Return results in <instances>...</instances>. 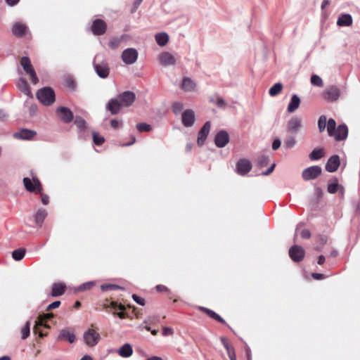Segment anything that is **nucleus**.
Masks as SVG:
<instances>
[{"instance_id": "nucleus-36", "label": "nucleus", "mask_w": 360, "mask_h": 360, "mask_svg": "<svg viewBox=\"0 0 360 360\" xmlns=\"http://www.w3.org/2000/svg\"><path fill=\"white\" fill-rule=\"evenodd\" d=\"M155 38L157 44L161 46L166 45L169 41V36L165 32L156 34Z\"/></svg>"}, {"instance_id": "nucleus-16", "label": "nucleus", "mask_w": 360, "mask_h": 360, "mask_svg": "<svg viewBox=\"0 0 360 360\" xmlns=\"http://www.w3.org/2000/svg\"><path fill=\"white\" fill-rule=\"evenodd\" d=\"M229 142V135L224 131H219L215 136L214 143L218 148L224 147Z\"/></svg>"}, {"instance_id": "nucleus-41", "label": "nucleus", "mask_w": 360, "mask_h": 360, "mask_svg": "<svg viewBox=\"0 0 360 360\" xmlns=\"http://www.w3.org/2000/svg\"><path fill=\"white\" fill-rule=\"evenodd\" d=\"M92 136L94 143L96 146H101L105 142V138L96 131L92 133Z\"/></svg>"}, {"instance_id": "nucleus-7", "label": "nucleus", "mask_w": 360, "mask_h": 360, "mask_svg": "<svg viewBox=\"0 0 360 360\" xmlns=\"http://www.w3.org/2000/svg\"><path fill=\"white\" fill-rule=\"evenodd\" d=\"M340 96V89L335 85L329 86L322 92V97L328 102H335Z\"/></svg>"}, {"instance_id": "nucleus-18", "label": "nucleus", "mask_w": 360, "mask_h": 360, "mask_svg": "<svg viewBox=\"0 0 360 360\" xmlns=\"http://www.w3.org/2000/svg\"><path fill=\"white\" fill-rule=\"evenodd\" d=\"M301 127L302 120L297 117H293L288 122L286 129L288 132L296 133Z\"/></svg>"}, {"instance_id": "nucleus-62", "label": "nucleus", "mask_w": 360, "mask_h": 360, "mask_svg": "<svg viewBox=\"0 0 360 360\" xmlns=\"http://www.w3.org/2000/svg\"><path fill=\"white\" fill-rule=\"evenodd\" d=\"M110 126L113 128V129H117L120 126V122L119 121L113 119L110 121Z\"/></svg>"}, {"instance_id": "nucleus-21", "label": "nucleus", "mask_w": 360, "mask_h": 360, "mask_svg": "<svg viewBox=\"0 0 360 360\" xmlns=\"http://www.w3.org/2000/svg\"><path fill=\"white\" fill-rule=\"evenodd\" d=\"M53 317V314L52 313L44 314L40 315L38 317L37 321H36V325L34 327L33 330L34 333H38V327L39 326H44L46 328H49V326L46 324V322L51 320Z\"/></svg>"}, {"instance_id": "nucleus-48", "label": "nucleus", "mask_w": 360, "mask_h": 360, "mask_svg": "<svg viewBox=\"0 0 360 360\" xmlns=\"http://www.w3.org/2000/svg\"><path fill=\"white\" fill-rule=\"evenodd\" d=\"M65 85L66 87L74 90L76 87V82L73 78L68 77L65 80Z\"/></svg>"}, {"instance_id": "nucleus-15", "label": "nucleus", "mask_w": 360, "mask_h": 360, "mask_svg": "<svg viewBox=\"0 0 360 360\" xmlns=\"http://www.w3.org/2000/svg\"><path fill=\"white\" fill-rule=\"evenodd\" d=\"M252 169L251 162L247 159H240L236 164V172L240 175H245Z\"/></svg>"}, {"instance_id": "nucleus-28", "label": "nucleus", "mask_w": 360, "mask_h": 360, "mask_svg": "<svg viewBox=\"0 0 360 360\" xmlns=\"http://www.w3.org/2000/svg\"><path fill=\"white\" fill-rule=\"evenodd\" d=\"M199 309L205 313L208 316L213 319L214 320L217 321L221 323L226 324L225 320L222 319L217 313H215L214 311L203 307H200Z\"/></svg>"}, {"instance_id": "nucleus-20", "label": "nucleus", "mask_w": 360, "mask_h": 360, "mask_svg": "<svg viewBox=\"0 0 360 360\" xmlns=\"http://www.w3.org/2000/svg\"><path fill=\"white\" fill-rule=\"evenodd\" d=\"M161 65L164 66L173 65L176 63L175 57L169 52H162L158 56Z\"/></svg>"}, {"instance_id": "nucleus-9", "label": "nucleus", "mask_w": 360, "mask_h": 360, "mask_svg": "<svg viewBox=\"0 0 360 360\" xmlns=\"http://www.w3.org/2000/svg\"><path fill=\"white\" fill-rule=\"evenodd\" d=\"M117 99L122 108H127L133 104L136 99V95L132 91H126L120 94L117 96Z\"/></svg>"}, {"instance_id": "nucleus-56", "label": "nucleus", "mask_w": 360, "mask_h": 360, "mask_svg": "<svg viewBox=\"0 0 360 360\" xmlns=\"http://www.w3.org/2000/svg\"><path fill=\"white\" fill-rule=\"evenodd\" d=\"M155 289L158 292H169V290L167 287L163 285H158L155 287Z\"/></svg>"}, {"instance_id": "nucleus-17", "label": "nucleus", "mask_w": 360, "mask_h": 360, "mask_svg": "<svg viewBox=\"0 0 360 360\" xmlns=\"http://www.w3.org/2000/svg\"><path fill=\"white\" fill-rule=\"evenodd\" d=\"M210 128H211L210 122H209V121L206 122L204 124V125L202 126V127L201 128V129L200 130V131L198 132V140H197L198 146H202L204 144L205 141L206 140V139L210 133Z\"/></svg>"}, {"instance_id": "nucleus-22", "label": "nucleus", "mask_w": 360, "mask_h": 360, "mask_svg": "<svg viewBox=\"0 0 360 360\" xmlns=\"http://www.w3.org/2000/svg\"><path fill=\"white\" fill-rule=\"evenodd\" d=\"M340 164L339 156L334 155L328 159L326 165V169L329 172H335L338 169Z\"/></svg>"}, {"instance_id": "nucleus-29", "label": "nucleus", "mask_w": 360, "mask_h": 360, "mask_svg": "<svg viewBox=\"0 0 360 360\" xmlns=\"http://www.w3.org/2000/svg\"><path fill=\"white\" fill-rule=\"evenodd\" d=\"M17 87L20 91H22L25 95L28 96H32L30 86L25 79L21 78L18 80L17 83Z\"/></svg>"}, {"instance_id": "nucleus-25", "label": "nucleus", "mask_w": 360, "mask_h": 360, "mask_svg": "<svg viewBox=\"0 0 360 360\" xmlns=\"http://www.w3.org/2000/svg\"><path fill=\"white\" fill-rule=\"evenodd\" d=\"M122 108L117 98L109 100L106 104V109L110 111L111 115H117Z\"/></svg>"}, {"instance_id": "nucleus-60", "label": "nucleus", "mask_w": 360, "mask_h": 360, "mask_svg": "<svg viewBox=\"0 0 360 360\" xmlns=\"http://www.w3.org/2000/svg\"><path fill=\"white\" fill-rule=\"evenodd\" d=\"M311 276L313 277V278L316 280H321L326 278V276L323 274L319 273H312Z\"/></svg>"}, {"instance_id": "nucleus-52", "label": "nucleus", "mask_w": 360, "mask_h": 360, "mask_svg": "<svg viewBox=\"0 0 360 360\" xmlns=\"http://www.w3.org/2000/svg\"><path fill=\"white\" fill-rule=\"evenodd\" d=\"M120 44V40L117 38H112L108 42L109 46L112 49H117L119 46Z\"/></svg>"}, {"instance_id": "nucleus-2", "label": "nucleus", "mask_w": 360, "mask_h": 360, "mask_svg": "<svg viewBox=\"0 0 360 360\" xmlns=\"http://www.w3.org/2000/svg\"><path fill=\"white\" fill-rule=\"evenodd\" d=\"M100 305L101 307H96V310H105L108 311V309H113L114 310L119 309L120 310V312L116 313L115 311H113V314L117 315L122 319L127 318V314L124 312L126 307L121 303H118L116 301H109L108 299H105Z\"/></svg>"}, {"instance_id": "nucleus-38", "label": "nucleus", "mask_w": 360, "mask_h": 360, "mask_svg": "<svg viewBox=\"0 0 360 360\" xmlns=\"http://www.w3.org/2000/svg\"><path fill=\"white\" fill-rule=\"evenodd\" d=\"M283 89V84L280 82L274 84L269 91V94L271 96H276L279 94Z\"/></svg>"}, {"instance_id": "nucleus-49", "label": "nucleus", "mask_w": 360, "mask_h": 360, "mask_svg": "<svg viewBox=\"0 0 360 360\" xmlns=\"http://www.w3.org/2000/svg\"><path fill=\"white\" fill-rule=\"evenodd\" d=\"M136 128L140 132L150 131L152 129L151 126L146 123H139Z\"/></svg>"}, {"instance_id": "nucleus-13", "label": "nucleus", "mask_w": 360, "mask_h": 360, "mask_svg": "<svg viewBox=\"0 0 360 360\" xmlns=\"http://www.w3.org/2000/svg\"><path fill=\"white\" fill-rule=\"evenodd\" d=\"M56 115L65 123H70L74 119L72 112L66 107H59L56 109Z\"/></svg>"}, {"instance_id": "nucleus-33", "label": "nucleus", "mask_w": 360, "mask_h": 360, "mask_svg": "<svg viewBox=\"0 0 360 360\" xmlns=\"http://www.w3.org/2000/svg\"><path fill=\"white\" fill-rule=\"evenodd\" d=\"M300 99L297 95H293L291 98L290 102L288 106V111L289 112H295L300 106Z\"/></svg>"}, {"instance_id": "nucleus-47", "label": "nucleus", "mask_w": 360, "mask_h": 360, "mask_svg": "<svg viewBox=\"0 0 360 360\" xmlns=\"http://www.w3.org/2000/svg\"><path fill=\"white\" fill-rule=\"evenodd\" d=\"M95 285V283L94 281H89L79 285L77 288L79 291H84L87 290L91 289Z\"/></svg>"}, {"instance_id": "nucleus-64", "label": "nucleus", "mask_w": 360, "mask_h": 360, "mask_svg": "<svg viewBox=\"0 0 360 360\" xmlns=\"http://www.w3.org/2000/svg\"><path fill=\"white\" fill-rule=\"evenodd\" d=\"M19 1L20 0H6V2L8 5L13 6L16 5Z\"/></svg>"}, {"instance_id": "nucleus-35", "label": "nucleus", "mask_w": 360, "mask_h": 360, "mask_svg": "<svg viewBox=\"0 0 360 360\" xmlns=\"http://www.w3.org/2000/svg\"><path fill=\"white\" fill-rule=\"evenodd\" d=\"M132 353V347L128 343L124 344L123 346H122L118 351L119 355L122 357H129L130 356H131Z\"/></svg>"}, {"instance_id": "nucleus-45", "label": "nucleus", "mask_w": 360, "mask_h": 360, "mask_svg": "<svg viewBox=\"0 0 360 360\" xmlns=\"http://www.w3.org/2000/svg\"><path fill=\"white\" fill-rule=\"evenodd\" d=\"M74 123L81 130L86 128V121L81 117H76Z\"/></svg>"}, {"instance_id": "nucleus-5", "label": "nucleus", "mask_w": 360, "mask_h": 360, "mask_svg": "<svg viewBox=\"0 0 360 360\" xmlns=\"http://www.w3.org/2000/svg\"><path fill=\"white\" fill-rule=\"evenodd\" d=\"M94 67L97 75L101 78H106L109 75L110 69L106 60H100V56H96L94 60Z\"/></svg>"}, {"instance_id": "nucleus-53", "label": "nucleus", "mask_w": 360, "mask_h": 360, "mask_svg": "<svg viewBox=\"0 0 360 360\" xmlns=\"http://www.w3.org/2000/svg\"><path fill=\"white\" fill-rule=\"evenodd\" d=\"M132 298L133 300L139 304L140 305H145V300L139 296H138L136 294H134L132 295Z\"/></svg>"}, {"instance_id": "nucleus-50", "label": "nucleus", "mask_w": 360, "mask_h": 360, "mask_svg": "<svg viewBox=\"0 0 360 360\" xmlns=\"http://www.w3.org/2000/svg\"><path fill=\"white\" fill-rule=\"evenodd\" d=\"M295 143L296 141L293 136H289L284 141V146L288 148H292Z\"/></svg>"}, {"instance_id": "nucleus-1", "label": "nucleus", "mask_w": 360, "mask_h": 360, "mask_svg": "<svg viewBox=\"0 0 360 360\" xmlns=\"http://www.w3.org/2000/svg\"><path fill=\"white\" fill-rule=\"evenodd\" d=\"M318 127L320 132H323L326 127L330 136H333L337 141H344L348 136V129L345 124H340L336 128V122L330 118L328 121L325 115L319 117Z\"/></svg>"}, {"instance_id": "nucleus-26", "label": "nucleus", "mask_w": 360, "mask_h": 360, "mask_svg": "<svg viewBox=\"0 0 360 360\" xmlns=\"http://www.w3.org/2000/svg\"><path fill=\"white\" fill-rule=\"evenodd\" d=\"M27 31V27L25 24L21 22H15L13 25L12 32L16 37L24 36Z\"/></svg>"}, {"instance_id": "nucleus-11", "label": "nucleus", "mask_w": 360, "mask_h": 360, "mask_svg": "<svg viewBox=\"0 0 360 360\" xmlns=\"http://www.w3.org/2000/svg\"><path fill=\"white\" fill-rule=\"evenodd\" d=\"M138 58V51L133 48L125 49L122 54L123 62L127 65L134 64Z\"/></svg>"}, {"instance_id": "nucleus-24", "label": "nucleus", "mask_w": 360, "mask_h": 360, "mask_svg": "<svg viewBox=\"0 0 360 360\" xmlns=\"http://www.w3.org/2000/svg\"><path fill=\"white\" fill-rule=\"evenodd\" d=\"M37 134L36 131L27 129H22L18 132H15L13 134V137L15 139H23V140H30Z\"/></svg>"}, {"instance_id": "nucleus-40", "label": "nucleus", "mask_w": 360, "mask_h": 360, "mask_svg": "<svg viewBox=\"0 0 360 360\" xmlns=\"http://www.w3.org/2000/svg\"><path fill=\"white\" fill-rule=\"evenodd\" d=\"M118 289L124 290V288L115 285V284H110V283H105L101 285V290L102 291H107V290H116Z\"/></svg>"}, {"instance_id": "nucleus-8", "label": "nucleus", "mask_w": 360, "mask_h": 360, "mask_svg": "<svg viewBox=\"0 0 360 360\" xmlns=\"http://www.w3.org/2000/svg\"><path fill=\"white\" fill-rule=\"evenodd\" d=\"M83 338L88 346L94 347L98 342L101 337L96 330L91 328L84 332Z\"/></svg>"}, {"instance_id": "nucleus-10", "label": "nucleus", "mask_w": 360, "mask_h": 360, "mask_svg": "<svg viewBox=\"0 0 360 360\" xmlns=\"http://www.w3.org/2000/svg\"><path fill=\"white\" fill-rule=\"evenodd\" d=\"M288 253L290 259L295 262H300L302 261L305 255V251L304 248L302 246L297 245H292L289 249Z\"/></svg>"}, {"instance_id": "nucleus-57", "label": "nucleus", "mask_w": 360, "mask_h": 360, "mask_svg": "<svg viewBox=\"0 0 360 360\" xmlns=\"http://www.w3.org/2000/svg\"><path fill=\"white\" fill-rule=\"evenodd\" d=\"M300 236L302 238H309L311 237V233L308 229H303L301 233Z\"/></svg>"}, {"instance_id": "nucleus-55", "label": "nucleus", "mask_w": 360, "mask_h": 360, "mask_svg": "<svg viewBox=\"0 0 360 360\" xmlns=\"http://www.w3.org/2000/svg\"><path fill=\"white\" fill-rule=\"evenodd\" d=\"M215 103L219 108H224L226 105L225 101L221 97L217 98V101H216Z\"/></svg>"}, {"instance_id": "nucleus-30", "label": "nucleus", "mask_w": 360, "mask_h": 360, "mask_svg": "<svg viewBox=\"0 0 360 360\" xmlns=\"http://www.w3.org/2000/svg\"><path fill=\"white\" fill-rule=\"evenodd\" d=\"M47 216V212L44 209H39L34 215V222L37 226H41L44 220Z\"/></svg>"}, {"instance_id": "nucleus-6", "label": "nucleus", "mask_w": 360, "mask_h": 360, "mask_svg": "<svg viewBox=\"0 0 360 360\" xmlns=\"http://www.w3.org/2000/svg\"><path fill=\"white\" fill-rule=\"evenodd\" d=\"M23 184L26 190L31 193H41L43 189L40 181L36 176L32 177V179L25 177Z\"/></svg>"}, {"instance_id": "nucleus-31", "label": "nucleus", "mask_w": 360, "mask_h": 360, "mask_svg": "<svg viewBox=\"0 0 360 360\" xmlns=\"http://www.w3.org/2000/svg\"><path fill=\"white\" fill-rule=\"evenodd\" d=\"M196 84L189 77H184L181 84V89L186 91H191L195 89Z\"/></svg>"}, {"instance_id": "nucleus-34", "label": "nucleus", "mask_w": 360, "mask_h": 360, "mask_svg": "<svg viewBox=\"0 0 360 360\" xmlns=\"http://www.w3.org/2000/svg\"><path fill=\"white\" fill-rule=\"evenodd\" d=\"M337 24L339 26H349L352 24V18L349 14H342L339 17Z\"/></svg>"}, {"instance_id": "nucleus-63", "label": "nucleus", "mask_w": 360, "mask_h": 360, "mask_svg": "<svg viewBox=\"0 0 360 360\" xmlns=\"http://www.w3.org/2000/svg\"><path fill=\"white\" fill-rule=\"evenodd\" d=\"M274 167H275V164H273L266 171H265L262 174L264 175H269V174H270L273 172Z\"/></svg>"}, {"instance_id": "nucleus-39", "label": "nucleus", "mask_w": 360, "mask_h": 360, "mask_svg": "<svg viewBox=\"0 0 360 360\" xmlns=\"http://www.w3.org/2000/svg\"><path fill=\"white\" fill-rule=\"evenodd\" d=\"M25 250L23 248H19V249L15 250L12 252V257L16 261L21 260L25 257Z\"/></svg>"}, {"instance_id": "nucleus-12", "label": "nucleus", "mask_w": 360, "mask_h": 360, "mask_svg": "<svg viewBox=\"0 0 360 360\" xmlns=\"http://www.w3.org/2000/svg\"><path fill=\"white\" fill-rule=\"evenodd\" d=\"M91 30L94 35H103L107 30V24L103 20L96 19L92 22Z\"/></svg>"}, {"instance_id": "nucleus-14", "label": "nucleus", "mask_w": 360, "mask_h": 360, "mask_svg": "<svg viewBox=\"0 0 360 360\" xmlns=\"http://www.w3.org/2000/svg\"><path fill=\"white\" fill-rule=\"evenodd\" d=\"M321 171L319 166L309 167L302 172V178L306 181L314 179L321 174Z\"/></svg>"}, {"instance_id": "nucleus-32", "label": "nucleus", "mask_w": 360, "mask_h": 360, "mask_svg": "<svg viewBox=\"0 0 360 360\" xmlns=\"http://www.w3.org/2000/svg\"><path fill=\"white\" fill-rule=\"evenodd\" d=\"M58 339L60 340H65L72 343L75 341V335L68 330H62L60 332Z\"/></svg>"}, {"instance_id": "nucleus-46", "label": "nucleus", "mask_w": 360, "mask_h": 360, "mask_svg": "<svg viewBox=\"0 0 360 360\" xmlns=\"http://www.w3.org/2000/svg\"><path fill=\"white\" fill-rule=\"evenodd\" d=\"M30 322H27L25 325L23 326V328L21 330V334H22V339L25 340L26 339L29 335L30 333Z\"/></svg>"}, {"instance_id": "nucleus-19", "label": "nucleus", "mask_w": 360, "mask_h": 360, "mask_svg": "<svg viewBox=\"0 0 360 360\" xmlns=\"http://www.w3.org/2000/svg\"><path fill=\"white\" fill-rule=\"evenodd\" d=\"M220 340L226 349L230 360H237L235 349L232 343L226 337H221Z\"/></svg>"}, {"instance_id": "nucleus-37", "label": "nucleus", "mask_w": 360, "mask_h": 360, "mask_svg": "<svg viewBox=\"0 0 360 360\" xmlns=\"http://www.w3.org/2000/svg\"><path fill=\"white\" fill-rule=\"evenodd\" d=\"M324 155V150L322 148H315L309 154V158L311 160H317L321 159Z\"/></svg>"}, {"instance_id": "nucleus-54", "label": "nucleus", "mask_w": 360, "mask_h": 360, "mask_svg": "<svg viewBox=\"0 0 360 360\" xmlns=\"http://www.w3.org/2000/svg\"><path fill=\"white\" fill-rule=\"evenodd\" d=\"M60 305V301H55V302H52L51 304H50L47 307L46 311H51L53 309H56V308L59 307Z\"/></svg>"}, {"instance_id": "nucleus-61", "label": "nucleus", "mask_w": 360, "mask_h": 360, "mask_svg": "<svg viewBox=\"0 0 360 360\" xmlns=\"http://www.w3.org/2000/svg\"><path fill=\"white\" fill-rule=\"evenodd\" d=\"M280 146H281V141L278 139H277L274 140L272 143V149L274 150H276L279 148Z\"/></svg>"}, {"instance_id": "nucleus-44", "label": "nucleus", "mask_w": 360, "mask_h": 360, "mask_svg": "<svg viewBox=\"0 0 360 360\" xmlns=\"http://www.w3.org/2000/svg\"><path fill=\"white\" fill-rule=\"evenodd\" d=\"M269 163V158L265 155H262L257 158V165L259 167H264Z\"/></svg>"}, {"instance_id": "nucleus-59", "label": "nucleus", "mask_w": 360, "mask_h": 360, "mask_svg": "<svg viewBox=\"0 0 360 360\" xmlns=\"http://www.w3.org/2000/svg\"><path fill=\"white\" fill-rule=\"evenodd\" d=\"M173 334V330L170 328L164 327L162 329V335L164 336L172 335Z\"/></svg>"}, {"instance_id": "nucleus-51", "label": "nucleus", "mask_w": 360, "mask_h": 360, "mask_svg": "<svg viewBox=\"0 0 360 360\" xmlns=\"http://www.w3.org/2000/svg\"><path fill=\"white\" fill-rule=\"evenodd\" d=\"M184 109V104L181 102H176L172 105V110L174 113H179Z\"/></svg>"}, {"instance_id": "nucleus-27", "label": "nucleus", "mask_w": 360, "mask_h": 360, "mask_svg": "<svg viewBox=\"0 0 360 360\" xmlns=\"http://www.w3.org/2000/svg\"><path fill=\"white\" fill-rule=\"evenodd\" d=\"M66 286L63 283H55L52 285L51 295L52 297H58L65 293Z\"/></svg>"}, {"instance_id": "nucleus-23", "label": "nucleus", "mask_w": 360, "mask_h": 360, "mask_svg": "<svg viewBox=\"0 0 360 360\" xmlns=\"http://www.w3.org/2000/svg\"><path fill=\"white\" fill-rule=\"evenodd\" d=\"M195 122V114L192 110H186L182 114V123L186 127H191Z\"/></svg>"}, {"instance_id": "nucleus-58", "label": "nucleus", "mask_w": 360, "mask_h": 360, "mask_svg": "<svg viewBox=\"0 0 360 360\" xmlns=\"http://www.w3.org/2000/svg\"><path fill=\"white\" fill-rule=\"evenodd\" d=\"M41 201L44 205H47L49 202V198L47 195L44 194L41 192Z\"/></svg>"}, {"instance_id": "nucleus-4", "label": "nucleus", "mask_w": 360, "mask_h": 360, "mask_svg": "<svg viewBox=\"0 0 360 360\" xmlns=\"http://www.w3.org/2000/svg\"><path fill=\"white\" fill-rule=\"evenodd\" d=\"M20 63L25 73L29 75L31 82L33 84H37L39 82V79L30 59L27 56H22L20 58Z\"/></svg>"}, {"instance_id": "nucleus-42", "label": "nucleus", "mask_w": 360, "mask_h": 360, "mask_svg": "<svg viewBox=\"0 0 360 360\" xmlns=\"http://www.w3.org/2000/svg\"><path fill=\"white\" fill-rule=\"evenodd\" d=\"M340 188H341V190L343 189L342 186H341L338 182H333L328 185L327 190L330 193H335Z\"/></svg>"}, {"instance_id": "nucleus-3", "label": "nucleus", "mask_w": 360, "mask_h": 360, "mask_svg": "<svg viewBox=\"0 0 360 360\" xmlns=\"http://www.w3.org/2000/svg\"><path fill=\"white\" fill-rule=\"evenodd\" d=\"M37 97L45 105H51L55 101V93L51 87H44L38 90Z\"/></svg>"}, {"instance_id": "nucleus-43", "label": "nucleus", "mask_w": 360, "mask_h": 360, "mask_svg": "<svg viewBox=\"0 0 360 360\" xmlns=\"http://www.w3.org/2000/svg\"><path fill=\"white\" fill-rule=\"evenodd\" d=\"M311 83L313 85L319 86V87H322L323 86V82L322 79L316 75H313L311 77Z\"/></svg>"}]
</instances>
